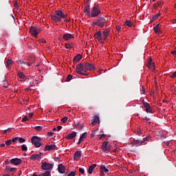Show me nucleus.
I'll return each instance as SVG.
<instances>
[{
	"instance_id": "ea45409f",
	"label": "nucleus",
	"mask_w": 176,
	"mask_h": 176,
	"mask_svg": "<svg viewBox=\"0 0 176 176\" xmlns=\"http://www.w3.org/2000/svg\"><path fill=\"white\" fill-rule=\"evenodd\" d=\"M12 142H13L12 140H7L6 142V145L9 146L12 144Z\"/></svg>"
},
{
	"instance_id": "8fccbe9b",
	"label": "nucleus",
	"mask_w": 176,
	"mask_h": 176,
	"mask_svg": "<svg viewBox=\"0 0 176 176\" xmlns=\"http://www.w3.org/2000/svg\"><path fill=\"white\" fill-rule=\"evenodd\" d=\"M28 120V118H27V116H25L23 119H22V122H27Z\"/></svg>"
},
{
	"instance_id": "e433bc0d",
	"label": "nucleus",
	"mask_w": 176,
	"mask_h": 176,
	"mask_svg": "<svg viewBox=\"0 0 176 176\" xmlns=\"http://www.w3.org/2000/svg\"><path fill=\"white\" fill-rule=\"evenodd\" d=\"M61 122L62 123H65V122H67V120H68V117H64L63 118H61Z\"/></svg>"
},
{
	"instance_id": "4468645a",
	"label": "nucleus",
	"mask_w": 176,
	"mask_h": 176,
	"mask_svg": "<svg viewBox=\"0 0 176 176\" xmlns=\"http://www.w3.org/2000/svg\"><path fill=\"white\" fill-rule=\"evenodd\" d=\"M58 171L60 174H65V166L63 165V164H60L58 166Z\"/></svg>"
},
{
	"instance_id": "58836bf2",
	"label": "nucleus",
	"mask_w": 176,
	"mask_h": 176,
	"mask_svg": "<svg viewBox=\"0 0 176 176\" xmlns=\"http://www.w3.org/2000/svg\"><path fill=\"white\" fill-rule=\"evenodd\" d=\"M25 141V139L23 138H19V142H20V144H23Z\"/></svg>"
},
{
	"instance_id": "ddd939ff",
	"label": "nucleus",
	"mask_w": 176,
	"mask_h": 176,
	"mask_svg": "<svg viewBox=\"0 0 176 176\" xmlns=\"http://www.w3.org/2000/svg\"><path fill=\"white\" fill-rule=\"evenodd\" d=\"M83 12L86 14V16H88V17H90L91 12H90V6L88 5L84 8Z\"/></svg>"
},
{
	"instance_id": "680f3d73",
	"label": "nucleus",
	"mask_w": 176,
	"mask_h": 176,
	"mask_svg": "<svg viewBox=\"0 0 176 176\" xmlns=\"http://www.w3.org/2000/svg\"><path fill=\"white\" fill-rule=\"evenodd\" d=\"M138 135H142V133L141 131H138Z\"/></svg>"
},
{
	"instance_id": "39448f33",
	"label": "nucleus",
	"mask_w": 176,
	"mask_h": 176,
	"mask_svg": "<svg viewBox=\"0 0 176 176\" xmlns=\"http://www.w3.org/2000/svg\"><path fill=\"white\" fill-rule=\"evenodd\" d=\"M100 14H101V10L98 8V6L97 4H95L91 11V16L98 17V16H100Z\"/></svg>"
},
{
	"instance_id": "6e6d98bb",
	"label": "nucleus",
	"mask_w": 176,
	"mask_h": 176,
	"mask_svg": "<svg viewBox=\"0 0 176 176\" xmlns=\"http://www.w3.org/2000/svg\"><path fill=\"white\" fill-rule=\"evenodd\" d=\"M47 134L49 137H53V132H48Z\"/></svg>"
},
{
	"instance_id": "052dcab7",
	"label": "nucleus",
	"mask_w": 176,
	"mask_h": 176,
	"mask_svg": "<svg viewBox=\"0 0 176 176\" xmlns=\"http://www.w3.org/2000/svg\"><path fill=\"white\" fill-rule=\"evenodd\" d=\"M102 139V136L101 135H99V138H98V140L100 141V140Z\"/></svg>"
},
{
	"instance_id": "f03ea898",
	"label": "nucleus",
	"mask_w": 176,
	"mask_h": 176,
	"mask_svg": "<svg viewBox=\"0 0 176 176\" xmlns=\"http://www.w3.org/2000/svg\"><path fill=\"white\" fill-rule=\"evenodd\" d=\"M107 22H108V18L105 16H102L98 17V19L96 21H94L92 22V24H94V25H97L100 28H104V27H105Z\"/></svg>"
},
{
	"instance_id": "603ef678",
	"label": "nucleus",
	"mask_w": 176,
	"mask_h": 176,
	"mask_svg": "<svg viewBox=\"0 0 176 176\" xmlns=\"http://www.w3.org/2000/svg\"><path fill=\"white\" fill-rule=\"evenodd\" d=\"M54 160H55V162H60V157H55L54 158Z\"/></svg>"
},
{
	"instance_id": "f8f14e48",
	"label": "nucleus",
	"mask_w": 176,
	"mask_h": 176,
	"mask_svg": "<svg viewBox=\"0 0 176 176\" xmlns=\"http://www.w3.org/2000/svg\"><path fill=\"white\" fill-rule=\"evenodd\" d=\"M41 160V159H42V153H40L39 154H33L31 157H30V160Z\"/></svg>"
},
{
	"instance_id": "0eeeda50",
	"label": "nucleus",
	"mask_w": 176,
	"mask_h": 176,
	"mask_svg": "<svg viewBox=\"0 0 176 176\" xmlns=\"http://www.w3.org/2000/svg\"><path fill=\"white\" fill-rule=\"evenodd\" d=\"M54 167V164H49L47 162H43L41 166V170H45V171H49V170H52Z\"/></svg>"
},
{
	"instance_id": "7c9ffc66",
	"label": "nucleus",
	"mask_w": 176,
	"mask_h": 176,
	"mask_svg": "<svg viewBox=\"0 0 176 176\" xmlns=\"http://www.w3.org/2000/svg\"><path fill=\"white\" fill-rule=\"evenodd\" d=\"M18 76L21 79H24L25 78V75H24V74H23V72H18Z\"/></svg>"
},
{
	"instance_id": "5701e85b",
	"label": "nucleus",
	"mask_w": 176,
	"mask_h": 176,
	"mask_svg": "<svg viewBox=\"0 0 176 176\" xmlns=\"http://www.w3.org/2000/svg\"><path fill=\"white\" fill-rule=\"evenodd\" d=\"M97 167V164H94L91 166H90L89 167V169L87 170V173H89V174H93V170Z\"/></svg>"
},
{
	"instance_id": "a211bd4d",
	"label": "nucleus",
	"mask_w": 176,
	"mask_h": 176,
	"mask_svg": "<svg viewBox=\"0 0 176 176\" xmlns=\"http://www.w3.org/2000/svg\"><path fill=\"white\" fill-rule=\"evenodd\" d=\"M82 60V55L77 54L75 56V57L73 59V62H71L70 64H74V63H78V61H80Z\"/></svg>"
},
{
	"instance_id": "6ab92c4d",
	"label": "nucleus",
	"mask_w": 176,
	"mask_h": 176,
	"mask_svg": "<svg viewBox=\"0 0 176 176\" xmlns=\"http://www.w3.org/2000/svg\"><path fill=\"white\" fill-rule=\"evenodd\" d=\"M53 149H56V144L46 145L44 151L46 152V151H53Z\"/></svg>"
},
{
	"instance_id": "c03bdc74",
	"label": "nucleus",
	"mask_w": 176,
	"mask_h": 176,
	"mask_svg": "<svg viewBox=\"0 0 176 176\" xmlns=\"http://www.w3.org/2000/svg\"><path fill=\"white\" fill-rule=\"evenodd\" d=\"M12 140V142L16 144V142H17V141H19V137H16V138H13Z\"/></svg>"
},
{
	"instance_id": "a19ab883",
	"label": "nucleus",
	"mask_w": 176,
	"mask_h": 176,
	"mask_svg": "<svg viewBox=\"0 0 176 176\" xmlns=\"http://www.w3.org/2000/svg\"><path fill=\"white\" fill-rule=\"evenodd\" d=\"M65 47H66L67 49H72V47L71 46V45L68 43L65 44Z\"/></svg>"
},
{
	"instance_id": "de8ad7c7",
	"label": "nucleus",
	"mask_w": 176,
	"mask_h": 176,
	"mask_svg": "<svg viewBox=\"0 0 176 176\" xmlns=\"http://www.w3.org/2000/svg\"><path fill=\"white\" fill-rule=\"evenodd\" d=\"M146 122H148V124H151V119L149 118L145 117L144 118Z\"/></svg>"
},
{
	"instance_id": "bb28decb",
	"label": "nucleus",
	"mask_w": 176,
	"mask_h": 176,
	"mask_svg": "<svg viewBox=\"0 0 176 176\" xmlns=\"http://www.w3.org/2000/svg\"><path fill=\"white\" fill-rule=\"evenodd\" d=\"M124 27L130 28L133 25V23L130 21H126V22L124 24Z\"/></svg>"
},
{
	"instance_id": "774afa93",
	"label": "nucleus",
	"mask_w": 176,
	"mask_h": 176,
	"mask_svg": "<svg viewBox=\"0 0 176 176\" xmlns=\"http://www.w3.org/2000/svg\"><path fill=\"white\" fill-rule=\"evenodd\" d=\"M171 53H172L173 54H176V51H173Z\"/></svg>"
},
{
	"instance_id": "a18cd8bd",
	"label": "nucleus",
	"mask_w": 176,
	"mask_h": 176,
	"mask_svg": "<svg viewBox=\"0 0 176 176\" xmlns=\"http://www.w3.org/2000/svg\"><path fill=\"white\" fill-rule=\"evenodd\" d=\"M16 170H17V168H11L10 169V173H16Z\"/></svg>"
},
{
	"instance_id": "f3484780",
	"label": "nucleus",
	"mask_w": 176,
	"mask_h": 176,
	"mask_svg": "<svg viewBox=\"0 0 176 176\" xmlns=\"http://www.w3.org/2000/svg\"><path fill=\"white\" fill-rule=\"evenodd\" d=\"M63 38L65 41H69V39H74V36L71 34H63Z\"/></svg>"
},
{
	"instance_id": "09e8293b",
	"label": "nucleus",
	"mask_w": 176,
	"mask_h": 176,
	"mask_svg": "<svg viewBox=\"0 0 176 176\" xmlns=\"http://www.w3.org/2000/svg\"><path fill=\"white\" fill-rule=\"evenodd\" d=\"M170 78H176V72L170 75Z\"/></svg>"
},
{
	"instance_id": "423d86ee",
	"label": "nucleus",
	"mask_w": 176,
	"mask_h": 176,
	"mask_svg": "<svg viewBox=\"0 0 176 176\" xmlns=\"http://www.w3.org/2000/svg\"><path fill=\"white\" fill-rule=\"evenodd\" d=\"M29 32L32 36H34V38H38V34L41 32V30L38 27L32 25L30 28Z\"/></svg>"
},
{
	"instance_id": "aec40b11",
	"label": "nucleus",
	"mask_w": 176,
	"mask_h": 176,
	"mask_svg": "<svg viewBox=\"0 0 176 176\" xmlns=\"http://www.w3.org/2000/svg\"><path fill=\"white\" fill-rule=\"evenodd\" d=\"M75 137H76V132H72V133L68 134L65 138H67V140H74Z\"/></svg>"
},
{
	"instance_id": "20e7f679",
	"label": "nucleus",
	"mask_w": 176,
	"mask_h": 176,
	"mask_svg": "<svg viewBox=\"0 0 176 176\" xmlns=\"http://www.w3.org/2000/svg\"><path fill=\"white\" fill-rule=\"evenodd\" d=\"M31 142L32 145L35 146V148H40L42 144V139L38 136H33L31 139Z\"/></svg>"
},
{
	"instance_id": "473e14b6",
	"label": "nucleus",
	"mask_w": 176,
	"mask_h": 176,
	"mask_svg": "<svg viewBox=\"0 0 176 176\" xmlns=\"http://www.w3.org/2000/svg\"><path fill=\"white\" fill-rule=\"evenodd\" d=\"M144 107L146 109L151 108V104H149V103L148 102H144Z\"/></svg>"
},
{
	"instance_id": "c756f323",
	"label": "nucleus",
	"mask_w": 176,
	"mask_h": 176,
	"mask_svg": "<svg viewBox=\"0 0 176 176\" xmlns=\"http://www.w3.org/2000/svg\"><path fill=\"white\" fill-rule=\"evenodd\" d=\"M12 64H13V60H12V59L8 60L6 62L7 68H9V65H12Z\"/></svg>"
},
{
	"instance_id": "a878e982",
	"label": "nucleus",
	"mask_w": 176,
	"mask_h": 176,
	"mask_svg": "<svg viewBox=\"0 0 176 176\" xmlns=\"http://www.w3.org/2000/svg\"><path fill=\"white\" fill-rule=\"evenodd\" d=\"M100 122V117L95 116L94 120L91 122V124L93 126H95L96 123H98Z\"/></svg>"
},
{
	"instance_id": "f704fd0d",
	"label": "nucleus",
	"mask_w": 176,
	"mask_h": 176,
	"mask_svg": "<svg viewBox=\"0 0 176 176\" xmlns=\"http://www.w3.org/2000/svg\"><path fill=\"white\" fill-rule=\"evenodd\" d=\"M21 149H22L23 151H28V148H27V146H25V144L21 146Z\"/></svg>"
},
{
	"instance_id": "9b49d317",
	"label": "nucleus",
	"mask_w": 176,
	"mask_h": 176,
	"mask_svg": "<svg viewBox=\"0 0 176 176\" xmlns=\"http://www.w3.org/2000/svg\"><path fill=\"white\" fill-rule=\"evenodd\" d=\"M101 149L102 152H104L105 153H108V142L104 141L102 142V144L101 146Z\"/></svg>"
},
{
	"instance_id": "c85d7f7f",
	"label": "nucleus",
	"mask_w": 176,
	"mask_h": 176,
	"mask_svg": "<svg viewBox=\"0 0 176 176\" xmlns=\"http://www.w3.org/2000/svg\"><path fill=\"white\" fill-rule=\"evenodd\" d=\"M159 17H160V13H158V14L154 15L151 21L153 22V21H155V20H157V19H159Z\"/></svg>"
},
{
	"instance_id": "393cba45",
	"label": "nucleus",
	"mask_w": 176,
	"mask_h": 176,
	"mask_svg": "<svg viewBox=\"0 0 176 176\" xmlns=\"http://www.w3.org/2000/svg\"><path fill=\"white\" fill-rule=\"evenodd\" d=\"M100 171H102L103 173H106V174H108L109 173V170L105 167L104 165L100 166Z\"/></svg>"
},
{
	"instance_id": "bf43d9fd",
	"label": "nucleus",
	"mask_w": 176,
	"mask_h": 176,
	"mask_svg": "<svg viewBox=\"0 0 176 176\" xmlns=\"http://www.w3.org/2000/svg\"><path fill=\"white\" fill-rule=\"evenodd\" d=\"M111 151V147L109 146H107V153Z\"/></svg>"
},
{
	"instance_id": "4be33fe9",
	"label": "nucleus",
	"mask_w": 176,
	"mask_h": 176,
	"mask_svg": "<svg viewBox=\"0 0 176 176\" xmlns=\"http://www.w3.org/2000/svg\"><path fill=\"white\" fill-rule=\"evenodd\" d=\"M81 157H82V151H76L74 155V158L76 160V158L80 159Z\"/></svg>"
},
{
	"instance_id": "7ed1b4c3",
	"label": "nucleus",
	"mask_w": 176,
	"mask_h": 176,
	"mask_svg": "<svg viewBox=\"0 0 176 176\" xmlns=\"http://www.w3.org/2000/svg\"><path fill=\"white\" fill-rule=\"evenodd\" d=\"M85 69V65L83 63H79L76 65V72H77L79 75H85L87 76L88 74H86Z\"/></svg>"
},
{
	"instance_id": "e2e57ef3",
	"label": "nucleus",
	"mask_w": 176,
	"mask_h": 176,
	"mask_svg": "<svg viewBox=\"0 0 176 176\" xmlns=\"http://www.w3.org/2000/svg\"><path fill=\"white\" fill-rule=\"evenodd\" d=\"M160 5H162V1H158L157 2V6H160Z\"/></svg>"
},
{
	"instance_id": "37998d69",
	"label": "nucleus",
	"mask_w": 176,
	"mask_h": 176,
	"mask_svg": "<svg viewBox=\"0 0 176 176\" xmlns=\"http://www.w3.org/2000/svg\"><path fill=\"white\" fill-rule=\"evenodd\" d=\"M146 112L147 113H152V110L151 109V106L148 109H146Z\"/></svg>"
},
{
	"instance_id": "5fc2aeb1",
	"label": "nucleus",
	"mask_w": 176,
	"mask_h": 176,
	"mask_svg": "<svg viewBox=\"0 0 176 176\" xmlns=\"http://www.w3.org/2000/svg\"><path fill=\"white\" fill-rule=\"evenodd\" d=\"M61 129H63V126H57V131H60L61 130Z\"/></svg>"
},
{
	"instance_id": "69168bd1",
	"label": "nucleus",
	"mask_w": 176,
	"mask_h": 176,
	"mask_svg": "<svg viewBox=\"0 0 176 176\" xmlns=\"http://www.w3.org/2000/svg\"><path fill=\"white\" fill-rule=\"evenodd\" d=\"M173 24H176V19L173 20Z\"/></svg>"
},
{
	"instance_id": "13d9d810",
	"label": "nucleus",
	"mask_w": 176,
	"mask_h": 176,
	"mask_svg": "<svg viewBox=\"0 0 176 176\" xmlns=\"http://www.w3.org/2000/svg\"><path fill=\"white\" fill-rule=\"evenodd\" d=\"M32 116H34V113H30L29 118H32Z\"/></svg>"
},
{
	"instance_id": "b1692460",
	"label": "nucleus",
	"mask_w": 176,
	"mask_h": 176,
	"mask_svg": "<svg viewBox=\"0 0 176 176\" xmlns=\"http://www.w3.org/2000/svg\"><path fill=\"white\" fill-rule=\"evenodd\" d=\"M153 67H155V63L152 60V58H148V63L147 64L148 68H152Z\"/></svg>"
},
{
	"instance_id": "1a4fd4ad",
	"label": "nucleus",
	"mask_w": 176,
	"mask_h": 176,
	"mask_svg": "<svg viewBox=\"0 0 176 176\" xmlns=\"http://www.w3.org/2000/svg\"><path fill=\"white\" fill-rule=\"evenodd\" d=\"M10 163H11V164H14V166H19L23 163V160H21L20 158H13L10 160Z\"/></svg>"
},
{
	"instance_id": "4d7b16f0",
	"label": "nucleus",
	"mask_w": 176,
	"mask_h": 176,
	"mask_svg": "<svg viewBox=\"0 0 176 176\" xmlns=\"http://www.w3.org/2000/svg\"><path fill=\"white\" fill-rule=\"evenodd\" d=\"M10 166H7L6 167V170H7L8 171H10Z\"/></svg>"
},
{
	"instance_id": "864d4df0",
	"label": "nucleus",
	"mask_w": 176,
	"mask_h": 176,
	"mask_svg": "<svg viewBox=\"0 0 176 176\" xmlns=\"http://www.w3.org/2000/svg\"><path fill=\"white\" fill-rule=\"evenodd\" d=\"M164 143L167 145V146H168V145H170V141H165L164 142Z\"/></svg>"
},
{
	"instance_id": "2eb2a0df",
	"label": "nucleus",
	"mask_w": 176,
	"mask_h": 176,
	"mask_svg": "<svg viewBox=\"0 0 176 176\" xmlns=\"http://www.w3.org/2000/svg\"><path fill=\"white\" fill-rule=\"evenodd\" d=\"M87 137V132L83 133L79 138L78 145H80V143L83 142V140Z\"/></svg>"
},
{
	"instance_id": "412c9836",
	"label": "nucleus",
	"mask_w": 176,
	"mask_h": 176,
	"mask_svg": "<svg viewBox=\"0 0 176 176\" xmlns=\"http://www.w3.org/2000/svg\"><path fill=\"white\" fill-rule=\"evenodd\" d=\"M131 144H133V145H134L135 146H140L141 144H144V141L135 140L133 142H131Z\"/></svg>"
},
{
	"instance_id": "c9c22d12",
	"label": "nucleus",
	"mask_w": 176,
	"mask_h": 176,
	"mask_svg": "<svg viewBox=\"0 0 176 176\" xmlns=\"http://www.w3.org/2000/svg\"><path fill=\"white\" fill-rule=\"evenodd\" d=\"M72 79V75L69 74V75L67 76L66 82H69Z\"/></svg>"
},
{
	"instance_id": "cd10ccee",
	"label": "nucleus",
	"mask_w": 176,
	"mask_h": 176,
	"mask_svg": "<svg viewBox=\"0 0 176 176\" xmlns=\"http://www.w3.org/2000/svg\"><path fill=\"white\" fill-rule=\"evenodd\" d=\"M160 25V23H158L156 25L154 28L153 30L156 34H158V32H160V29H159V26Z\"/></svg>"
},
{
	"instance_id": "6e6552de",
	"label": "nucleus",
	"mask_w": 176,
	"mask_h": 176,
	"mask_svg": "<svg viewBox=\"0 0 176 176\" xmlns=\"http://www.w3.org/2000/svg\"><path fill=\"white\" fill-rule=\"evenodd\" d=\"M85 71H94L96 69V66L94 64L89 63L88 62H85Z\"/></svg>"
},
{
	"instance_id": "2f4dec72",
	"label": "nucleus",
	"mask_w": 176,
	"mask_h": 176,
	"mask_svg": "<svg viewBox=\"0 0 176 176\" xmlns=\"http://www.w3.org/2000/svg\"><path fill=\"white\" fill-rule=\"evenodd\" d=\"M50 170H47L45 173L38 175V176H50Z\"/></svg>"
},
{
	"instance_id": "0e129e2a",
	"label": "nucleus",
	"mask_w": 176,
	"mask_h": 176,
	"mask_svg": "<svg viewBox=\"0 0 176 176\" xmlns=\"http://www.w3.org/2000/svg\"><path fill=\"white\" fill-rule=\"evenodd\" d=\"M96 135V133H91V138H94V135Z\"/></svg>"
},
{
	"instance_id": "49530a36",
	"label": "nucleus",
	"mask_w": 176,
	"mask_h": 176,
	"mask_svg": "<svg viewBox=\"0 0 176 176\" xmlns=\"http://www.w3.org/2000/svg\"><path fill=\"white\" fill-rule=\"evenodd\" d=\"M150 139L151 136H147L146 138H144L142 141H144V142H145V141H148Z\"/></svg>"
},
{
	"instance_id": "338daca9",
	"label": "nucleus",
	"mask_w": 176,
	"mask_h": 176,
	"mask_svg": "<svg viewBox=\"0 0 176 176\" xmlns=\"http://www.w3.org/2000/svg\"><path fill=\"white\" fill-rule=\"evenodd\" d=\"M100 175H101V176L104 175V172L100 171Z\"/></svg>"
},
{
	"instance_id": "3c124183",
	"label": "nucleus",
	"mask_w": 176,
	"mask_h": 176,
	"mask_svg": "<svg viewBox=\"0 0 176 176\" xmlns=\"http://www.w3.org/2000/svg\"><path fill=\"white\" fill-rule=\"evenodd\" d=\"M116 30L117 31H120V30H122V28H121L120 25H117V26L116 27Z\"/></svg>"
},
{
	"instance_id": "dca6fc26",
	"label": "nucleus",
	"mask_w": 176,
	"mask_h": 176,
	"mask_svg": "<svg viewBox=\"0 0 176 176\" xmlns=\"http://www.w3.org/2000/svg\"><path fill=\"white\" fill-rule=\"evenodd\" d=\"M94 38L95 39H98V41H102V34L101 33V31L95 33Z\"/></svg>"
},
{
	"instance_id": "4c0bfd02",
	"label": "nucleus",
	"mask_w": 176,
	"mask_h": 176,
	"mask_svg": "<svg viewBox=\"0 0 176 176\" xmlns=\"http://www.w3.org/2000/svg\"><path fill=\"white\" fill-rule=\"evenodd\" d=\"M75 175H76V172H75V171H72V172H70V173L67 175V176H75Z\"/></svg>"
},
{
	"instance_id": "9d476101",
	"label": "nucleus",
	"mask_w": 176,
	"mask_h": 176,
	"mask_svg": "<svg viewBox=\"0 0 176 176\" xmlns=\"http://www.w3.org/2000/svg\"><path fill=\"white\" fill-rule=\"evenodd\" d=\"M108 36H109V29L106 28L102 34V41H107V38H108Z\"/></svg>"
},
{
	"instance_id": "f257e3e1",
	"label": "nucleus",
	"mask_w": 176,
	"mask_h": 176,
	"mask_svg": "<svg viewBox=\"0 0 176 176\" xmlns=\"http://www.w3.org/2000/svg\"><path fill=\"white\" fill-rule=\"evenodd\" d=\"M54 23H61V19H67V14L63 13L62 10H56L54 14L51 15Z\"/></svg>"
},
{
	"instance_id": "72a5a7b5",
	"label": "nucleus",
	"mask_w": 176,
	"mask_h": 176,
	"mask_svg": "<svg viewBox=\"0 0 176 176\" xmlns=\"http://www.w3.org/2000/svg\"><path fill=\"white\" fill-rule=\"evenodd\" d=\"M34 130H36V131H41L42 130V126H34Z\"/></svg>"
},
{
	"instance_id": "79ce46f5",
	"label": "nucleus",
	"mask_w": 176,
	"mask_h": 176,
	"mask_svg": "<svg viewBox=\"0 0 176 176\" xmlns=\"http://www.w3.org/2000/svg\"><path fill=\"white\" fill-rule=\"evenodd\" d=\"M78 171L80 173V174H85V169L83 168H80Z\"/></svg>"
}]
</instances>
